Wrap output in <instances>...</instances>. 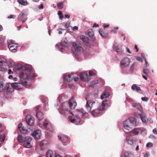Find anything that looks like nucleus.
Masks as SVG:
<instances>
[{"label":"nucleus","mask_w":157,"mask_h":157,"mask_svg":"<svg viewBox=\"0 0 157 157\" xmlns=\"http://www.w3.org/2000/svg\"><path fill=\"white\" fill-rule=\"evenodd\" d=\"M76 106L77 103L75 100L72 98L69 100L68 104L64 103L62 104L59 112L61 114L64 115L69 113L72 114V116L70 118L71 122L78 124L80 121V118L78 115L74 116L71 111V110L74 109Z\"/></svg>","instance_id":"1"},{"label":"nucleus","mask_w":157,"mask_h":157,"mask_svg":"<svg viewBox=\"0 0 157 157\" xmlns=\"http://www.w3.org/2000/svg\"><path fill=\"white\" fill-rule=\"evenodd\" d=\"M136 122V119L133 117H130L128 120H126L124 122V127L127 130L131 129V124L135 125Z\"/></svg>","instance_id":"2"},{"label":"nucleus","mask_w":157,"mask_h":157,"mask_svg":"<svg viewBox=\"0 0 157 157\" xmlns=\"http://www.w3.org/2000/svg\"><path fill=\"white\" fill-rule=\"evenodd\" d=\"M72 45L73 48L72 49V51L74 54L77 55L78 53L83 51V48L79 45V44L74 42L73 43Z\"/></svg>","instance_id":"3"},{"label":"nucleus","mask_w":157,"mask_h":157,"mask_svg":"<svg viewBox=\"0 0 157 157\" xmlns=\"http://www.w3.org/2000/svg\"><path fill=\"white\" fill-rule=\"evenodd\" d=\"M8 47L10 50L12 52H15L16 51L17 48L18 46L17 44L14 43L12 40H10L8 41Z\"/></svg>","instance_id":"4"},{"label":"nucleus","mask_w":157,"mask_h":157,"mask_svg":"<svg viewBox=\"0 0 157 157\" xmlns=\"http://www.w3.org/2000/svg\"><path fill=\"white\" fill-rule=\"evenodd\" d=\"M96 104L93 100H88L87 101L86 106L88 112H90L92 109L95 108Z\"/></svg>","instance_id":"5"},{"label":"nucleus","mask_w":157,"mask_h":157,"mask_svg":"<svg viewBox=\"0 0 157 157\" xmlns=\"http://www.w3.org/2000/svg\"><path fill=\"white\" fill-rule=\"evenodd\" d=\"M131 62V59L126 57L123 58L120 62V66L122 68H125L128 67Z\"/></svg>","instance_id":"6"},{"label":"nucleus","mask_w":157,"mask_h":157,"mask_svg":"<svg viewBox=\"0 0 157 157\" xmlns=\"http://www.w3.org/2000/svg\"><path fill=\"white\" fill-rule=\"evenodd\" d=\"M79 77L81 80L83 81H87L91 79V77L85 72L80 73Z\"/></svg>","instance_id":"7"},{"label":"nucleus","mask_w":157,"mask_h":157,"mask_svg":"<svg viewBox=\"0 0 157 157\" xmlns=\"http://www.w3.org/2000/svg\"><path fill=\"white\" fill-rule=\"evenodd\" d=\"M9 83L4 84L2 82H0V92H1L4 90H5L9 92V91H11L9 90Z\"/></svg>","instance_id":"8"},{"label":"nucleus","mask_w":157,"mask_h":157,"mask_svg":"<svg viewBox=\"0 0 157 157\" xmlns=\"http://www.w3.org/2000/svg\"><path fill=\"white\" fill-rule=\"evenodd\" d=\"M7 65L6 60L4 59L0 58V71H4L6 70L4 67Z\"/></svg>","instance_id":"9"},{"label":"nucleus","mask_w":157,"mask_h":157,"mask_svg":"<svg viewBox=\"0 0 157 157\" xmlns=\"http://www.w3.org/2000/svg\"><path fill=\"white\" fill-rule=\"evenodd\" d=\"M17 19L18 21H21L22 22H25L27 19L26 13L22 11L18 15Z\"/></svg>","instance_id":"10"},{"label":"nucleus","mask_w":157,"mask_h":157,"mask_svg":"<svg viewBox=\"0 0 157 157\" xmlns=\"http://www.w3.org/2000/svg\"><path fill=\"white\" fill-rule=\"evenodd\" d=\"M9 90H11V91L9 92H11L13 90V88H14L16 89H19L21 88L20 84L17 82H15L11 84H9Z\"/></svg>","instance_id":"11"},{"label":"nucleus","mask_w":157,"mask_h":157,"mask_svg":"<svg viewBox=\"0 0 157 157\" xmlns=\"http://www.w3.org/2000/svg\"><path fill=\"white\" fill-rule=\"evenodd\" d=\"M58 137L59 140L63 143H67L69 140L67 136L63 134L59 135Z\"/></svg>","instance_id":"12"},{"label":"nucleus","mask_w":157,"mask_h":157,"mask_svg":"<svg viewBox=\"0 0 157 157\" xmlns=\"http://www.w3.org/2000/svg\"><path fill=\"white\" fill-rule=\"evenodd\" d=\"M103 110H104V109L100 105L97 109L93 110L91 113L93 116H95L100 113Z\"/></svg>","instance_id":"13"},{"label":"nucleus","mask_w":157,"mask_h":157,"mask_svg":"<svg viewBox=\"0 0 157 157\" xmlns=\"http://www.w3.org/2000/svg\"><path fill=\"white\" fill-rule=\"evenodd\" d=\"M32 140V138H27L26 140L24 142L23 145L26 148H30L32 147L31 142Z\"/></svg>","instance_id":"14"},{"label":"nucleus","mask_w":157,"mask_h":157,"mask_svg":"<svg viewBox=\"0 0 157 157\" xmlns=\"http://www.w3.org/2000/svg\"><path fill=\"white\" fill-rule=\"evenodd\" d=\"M44 127L47 129L49 131H52L53 130L51 124L47 121L45 120L43 123Z\"/></svg>","instance_id":"15"},{"label":"nucleus","mask_w":157,"mask_h":157,"mask_svg":"<svg viewBox=\"0 0 157 157\" xmlns=\"http://www.w3.org/2000/svg\"><path fill=\"white\" fill-rule=\"evenodd\" d=\"M26 120L28 124L29 125L32 126L33 124L34 119L32 116L30 115L27 116Z\"/></svg>","instance_id":"16"},{"label":"nucleus","mask_w":157,"mask_h":157,"mask_svg":"<svg viewBox=\"0 0 157 157\" xmlns=\"http://www.w3.org/2000/svg\"><path fill=\"white\" fill-rule=\"evenodd\" d=\"M40 147L42 150L48 148V141L46 140L42 141L40 143Z\"/></svg>","instance_id":"17"},{"label":"nucleus","mask_w":157,"mask_h":157,"mask_svg":"<svg viewBox=\"0 0 157 157\" xmlns=\"http://www.w3.org/2000/svg\"><path fill=\"white\" fill-rule=\"evenodd\" d=\"M100 106H101L102 109L104 110L105 107V106H110V101L109 100H104L102 102L101 105Z\"/></svg>","instance_id":"18"},{"label":"nucleus","mask_w":157,"mask_h":157,"mask_svg":"<svg viewBox=\"0 0 157 157\" xmlns=\"http://www.w3.org/2000/svg\"><path fill=\"white\" fill-rule=\"evenodd\" d=\"M41 135V131L37 130L34 131L33 133V136L36 139H39Z\"/></svg>","instance_id":"19"},{"label":"nucleus","mask_w":157,"mask_h":157,"mask_svg":"<svg viewBox=\"0 0 157 157\" xmlns=\"http://www.w3.org/2000/svg\"><path fill=\"white\" fill-rule=\"evenodd\" d=\"M25 68V69L29 72H31L32 71V68L31 66L29 65H25V67H24L22 66H21L17 68L18 70H23L24 68Z\"/></svg>","instance_id":"20"},{"label":"nucleus","mask_w":157,"mask_h":157,"mask_svg":"<svg viewBox=\"0 0 157 157\" xmlns=\"http://www.w3.org/2000/svg\"><path fill=\"white\" fill-rule=\"evenodd\" d=\"M81 39L86 43V44L88 47H90V45L89 43V39L87 37H85L84 36L82 35L80 37Z\"/></svg>","instance_id":"21"},{"label":"nucleus","mask_w":157,"mask_h":157,"mask_svg":"<svg viewBox=\"0 0 157 157\" xmlns=\"http://www.w3.org/2000/svg\"><path fill=\"white\" fill-rule=\"evenodd\" d=\"M87 33L88 36L93 40H94V33L92 29L88 30Z\"/></svg>","instance_id":"22"},{"label":"nucleus","mask_w":157,"mask_h":157,"mask_svg":"<svg viewBox=\"0 0 157 157\" xmlns=\"http://www.w3.org/2000/svg\"><path fill=\"white\" fill-rule=\"evenodd\" d=\"M20 78L24 80H27L29 78V76L25 72H21L20 73Z\"/></svg>","instance_id":"23"},{"label":"nucleus","mask_w":157,"mask_h":157,"mask_svg":"<svg viewBox=\"0 0 157 157\" xmlns=\"http://www.w3.org/2000/svg\"><path fill=\"white\" fill-rule=\"evenodd\" d=\"M18 128L21 133L25 134L27 132V130L22 127V124L20 123L18 125Z\"/></svg>","instance_id":"24"},{"label":"nucleus","mask_w":157,"mask_h":157,"mask_svg":"<svg viewBox=\"0 0 157 157\" xmlns=\"http://www.w3.org/2000/svg\"><path fill=\"white\" fill-rule=\"evenodd\" d=\"M74 78V74H71L70 75L66 76L65 77V79L67 82H70L73 80Z\"/></svg>","instance_id":"25"},{"label":"nucleus","mask_w":157,"mask_h":157,"mask_svg":"<svg viewBox=\"0 0 157 157\" xmlns=\"http://www.w3.org/2000/svg\"><path fill=\"white\" fill-rule=\"evenodd\" d=\"M27 138L26 137L23 136L21 135H19L17 137V140L19 142L23 143Z\"/></svg>","instance_id":"26"},{"label":"nucleus","mask_w":157,"mask_h":157,"mask_svg":"<svg viewBox=\"0 0 157 157\" xmlns=\"http://www.w3.org/2000/svg\"><path fill=\"white\" fill-rule=\"evenodd\" d=\"M36 116L39 121H41L44 118V117L42 113L40 111L37 112Z\"/></svg>","instance_id":"27"},{"label":"nucleus","mask_w":157,"mask_h":157,"mask_svg":"<svg viewBox=\"0 0 157 157\" xmlns=\"http://www.w3.org/2000/svg\"><path fill=\"white\" fill-rule=\"evenodd\" d=\"M138 116L140 117L142 121L144 123H146L148 121V119L144 114H138Z\"/></svg>","instance_id":"28"},{"label":"nucleus","mask_w":157,"mask_h":157,"mask_svg":"<svg viewBox=\"0 0 157 157\" xmlns=\"http://www.w3.org/2000/svg\"><path fill=\"white\" fill-rule=\"evenodd\" d=\"M113 49L116 51L118 53H120L122 52L121 49L116 44H114L113 46Z\"/></svg>","instance_id":"29"},{"label":"nucleus","mask_w":157,"mask_h":157,"mask_svg":"<svg viewBox=\"0 0 157 157\" xmlns=\"http://www.w3.org/2000/svg\"><path fill=\"white\" fill-rule=\"evenodd\" d=\"M110 95L109 93L108 92L105 91L104 92L103 94L101 96V98L102 99H103L105 98L109 97Z\"/></svg>","instance_id":"30"},{"label":"nucleus","mask_w":157,"mask_h":157,"mask_svg":"<svg viewBox=\"0 0 157 157\" xmlns=\"http://www.w3.org/2000/svg\"><path fill=\"white\" fill-rule=\"evenodd\" d=\"M132 106L133 107L136 108L138 109L141 112L142 110V108L140 105L137 103H133L132 104Z\"/></svg>","instance_id":"31"},{"label":"nucleus","mask_w":157,"mask_h":157,"mask_svg":"<svg viewBox=\"0 0 157 157\" xmlns=\"http://www.w3.org/2000/svg\"><path fill=\"white\" fill-rule=\"evenodd\" d=\"M132 89L134 90H136L137 92L141 91L140 88L137 86L136 84H133L132 87Z\"/></svg>","instance_id":"32"},{"label":"nucleus","mask_w":157,"mask_h":157,"mask_svg":"<svg viewBox=\"0 0 157 157\" xmlns=\"http://www.w3.org/2000/svg\"><path fill=\"white\" fill-rule=\"evenodd\" d=\"M61 45L63 47H67L68 44L67 40L66 39L63 40L61 42Z\"/></svg>","instance_id":"33"},{"label":"nucleus","mask_w":157,"mask_h":157,"mask_svg":"<svg viewBox=\"0 0 157 157\" xmlns=\"http://www.w3.org/2000/svg\"><path fill=\"white\" fill-rule=\"evenodd\" d=\"M121 157H133V155L132 154L126 152L122 154Z\"/></svg>","instance_id":"34"},{"label":"nucleus","mask_w":157,"mask_h":157,"mask_svg":"<svg viewBox=\"0 0 157 157\" xmlns=\"http://www.w3.org/2000/svg\"><path fill=\"white\" fill-rule=\"evenodd\" d=\"M99 33L101 36L103 37H106L108 35L107 33H105L101 29L99 30Z\"/></svg>","instance_id":"35"},{"label":"nucleus","mask_w":157,"mask_h":157,"mask_svg":"<svg viewBox=\"0 0 157 157\" xmlns=\"http://www.w3.org/2000/svg\"><path fill=\"white\" fill-rule=\"evenodd\" d=\"M47 157H54L53 152L51 150L48 151L46 155Z\"/></svg>","instance_id":"36"},{"label":"nucleus","mask_w":157,"mask_h":157,"mask_svg":"<svg viewBox=\"0 0 157 157\" xmlns=\"http://www.w3.org/2000/svg\"><path fill=\"white\" fill-rule=\"evenodd\" d=\"M17 2L19 4L24 6L26 5L27 4V2L26 1L23 0H18Z\"/></svg>","instance_id":"37"},{"label":"nucleus","mask_w":157,"mask_h":157,"mask_svg":"<svg viewBox=\"0 0 157 157\" xmlns=\"http://www.w3.org/2000/svg\"><path fill=\"white\" fill-rule=\"evenodd\" d=\"M57 6L59 9H61L63 7V3L62 2H58L57 4Z\"/></svg>","instance_id":"38"},{"label":"nucleus","mask_w":157,"mask_h":157,"mask_svg":"<svg viewBox=\"0 0 157 157\" xmlns=\"http://www.w3.org/2000/svg\"><path fill=\"white\" fill-rule=\"evenodd\" d=\"M21 82L23 85L26 88L29 87L30 86V84L26 81H21Z\"/></svg>","instance_id":"39"},{"label":"nucleus","mask_w":157,"mask_h":157,"mask_svg":"<svg viewBox=\"0 0 157 157\" xmlns=\"http://www.w3.org/2000/svg\"><path fill=\"white\" fill-rule=\"evenodd\" d=\"M143 72L144 74L147 75L149 73L150 71L148 68H145L143 69Z\"/></svg>","instance_id":"40"},{"label":"nucleus","mask_w":157,"mask_h":157,"mask_svg":"<svg viewBox=\"0 0 157 157\" xmlns=\"http://www.w3.org/2000/svg\"><path fill=\"white\" fill-rule=\"evenodd\" d=\"M58 14L59 16V19L62 20L63 17L62 12L61 11H59L58 12Z\"/></svg>","instance_id":"41"},{"label":"nucleus","mask_w":157,"mask_h":157,"mask_svg":"<svg viewBox=\"0 0 157 157\" xmlns=\"http://www.w3.org/2000/svg\"><path fill=\"white\" fill-rule=\"evenodd\" d=\"M139 132L140 130L138 128H135L132 131V133L136 135H138Z\"/></svg>","instance_id":"42"},{"label":"nucleus","mask_w":157,"mask_h":157,"mask_svg":"<svg viewBox=\"0 0 157 157\" xmlns=\"http://www.w3.org/2000/svg\"><path fill=\"white\" fill-rule=\"evenodd\" d=\"M98 80L97 79H95L91 83V86H93L94 85L98 84Z\"/></svg>","instance_id":"43"},{"label":"nucleus","mask_w":157,"mask_h":157,"mask_svg":"<svg viewBox=\"0 0 157 157\" xmlns=\"http://www.w3.org/2000/svg\"><path fill=\"white\" fill-rule=\"evenodd\" d=\"M135 66V63H134L132 65L130 68L129 71L132 73L134 71Z\"/></svg>","instance_id":"44"},{"label":"nucleus","mask_w":157,"mask_h":157,"mask_svg":"<svg viewBox=\"0 0 157 157\" xmlns=\"http://www.w3.org/2000/svg\"><path fill=\"white\" fill-rule=\"evenodd\" d=\"M37 76V75L35 73H31L29 75V76L31 79H33Z\"/></svg>","instance_id":"45"},{"label":"nucleus","mask_w":157,"mask_h":157,"mask_svg":"<svg viewBox=\"0 0 157 157\" xmlns=\"http://www.w3.org/2000/svg\"><path fill=\"white\" fill-rule=\"evenodd\" d=\"M89 74L91 76H95L96 75V74L93 72L92 71H89Z\"/></svg>","instance_id":"46"},{"label":"nucleus","mask_w":157,"mask_h":157,"mask_svg":"<svg viewBox=\"0 0 157 157\" xmlns=\"http://www.w3.org/2000/svg\"><path fill=\"white\" fill-rule=\"evenodd\" d=\"M70 24V22L69 21H67L66 23L64 25V26L65 28H67L69 26Z\"/></svg>","instance_id":"47"},{"label":"nucleus","mask_w":157,"mask_h":157,"mask_svg":"<svg viewBox=\"0 0 157 157\" xmlns=\"http://www.w3.org/2000/svg\"><path fill=\"white\" fill-rule=\"evenodd\" d=\"M141 100L144 101H147L148 100V98L147 97H142L141 98Z\"/></svg>","instance_id":"48"},{"label":"nucleus","mask_w":157,"mask_h":157,"mask_svg":"<svg viewBox=\"0 0 157 157\" xmlns=\"http://www.w3.org/2000/svg\"><path fill=\"white\" fill-rule=\"evenodd\" d=\"M153 146V144L151 143H149L147 144L146 147H151Z\"/></svg>","instance_id":"49"},{"label":"nucleus","mask_w":157,"mask_h":157,"mask_svg":"<svg viewBox=\"0 0 157 157\" xmlns=\"http://www.w3.org/2000/svg\"><path fill=\"white\" fill-rule=\"evenodd\" d=\"M7 17L9 19H11V18H13L14 19L16 17V16L15 15L11 14L10 16H8Z\"/></svg>","instance_id":"50"},{"label":"nucleus","mask_w":157,"mask_h":157,"mask_svg":"<svg viewBox=\"0 0 157 157\" xmlns=\"http://www.w3.org/2000/svg\"><path fill=\"white\" fill-rule=\"evenodd\" d=\"M126 140H127V141L128 142V143L131 144H132L133 143V140L132 139L128 140V138H127V139H126Z\"/></svg>","instance_id":"51"},{"label":"nucleus","mask_w":157,"mask_h":157,"mask_svg":"<svg viewBox=\"0 0 157 157\" xmlns=\"http://www.w3.org/2000/svg\"><path fill=\"white\" fill-rule=\"evenodd\" d=\"M126 100L129 102H132L133 101V100L128 97H127Z\"/></svg>","instance_id":"52"},{"label":"nucleus","mask_w":157,"mask_h":157,"mask_svg":"<svg viewBox=\"0 0 157 157\" xmlns=\"http://www.w3.org/2000/svg\"><path fill=\"white\" fill-rule=\"evenodd\" d=\"M136 59L138 61H139L141 62H142V60L140 56H136Z\"/></svg>","instance_id":"53"},{"label":"nucleus","mask_w":157,"mask_h":157,"mask_svg":"<svg viewBox=\"0 0 157 157\" xmlns=\"http://www.w3.org/2000/svg\"><path fill=\"white\" fill-rule=\"evenodd\" d=\"M144 61H145V64L144 65V66L146 67H148L149 66V64L148 62L147 61L146 59H145L144 60Z\"/></svg>","instance_id":"54"},{"label":"nucleus","mask_w":157,"mask_h":157,"mask_svg":"<svg viewBox=\"0 0 157 157\" xmlns=\"http://www.w3.org/2000/svg\"><path fill=\"white\" fill-rule=\"evenodd\" d=\"M153 133L155 134H157V130L156 128H155L153 130Z\"/></svg>","instance_id":"55"},{"label":"nucleus","mask_w":157,"mask_h":157,"mask_svg":"<svg viewBox=\"0 0 157 157\" xmlns=\"http://www.w3.org/2000/svg\"><path fill=\"white\" fill-rule=\"evenodd\" d=\"M141 57L144 59V60H145V59H146L145 57V54L144 53H142L141 54Z\"/></svg>","instance_id":"56"},{"label":"nucleus","mask_w":157,"mask_h":157,"mask_svg":"<svg viewBox=\"0 0 157 157\" xmlns=\"http://www.w3.org/2000/svg\"><path fill=\"white\" fill-rule=\"evenodd\" d=\"M109 26V24H104L103 25V27L104 29H105V28L108 27Z\"/></svg>","instance_id":"57"},{"label":"nucleus","mask_w":157,"mask_h":157,"mask_svg":"<svg viewBox=\"0 0 157 157\" xmlns=\"http://www.w3.org/2000/svg\"><path fill=\"white\" fill-rule=\"evenodd\" d=\"M74 79V80L75 82H77L78 81V77H74L73 78Z\"/></svg>","instance_id":"58"},{"label":"nucleus","mask_w":157,"mask_h":157,"mask_svg":"<svg viewBox=\"0 0 157 157\" xmlns=\"http://www.w3.org/2000/svg\"><path fill=\"white\" fill-rule=\"evenodd\" d=\"M99 26V25L98 24H97L96 23L94 24L93 25V27H98Z\"/></svg>","instance_id":"59"},{"label":"nucleus","mask_w":157,"mask_h":157,"mask_svg":"<svg viewBox=\"0 0 157 157\" xmlns=\"http://www.w3.org/2000/svg\"><path fill=\"white\" fill-rule=\"evenodd\" d=\"M135 48L136 50V52H138V51L139 49L137 47V45L136 44L135 45Z\"/></svg>","instance_id":"60"},{"label":"nucleus","mask_w":157,"mask_h":157,"mask_svg":"<svg viewBox=\"0 0 157 157\" xmlns=\"http://www.w3.org/2000/svg\"><path fill=\"white\" fill-rule=\"evenodd\" d=\"M43 4H41L40 6L38 8L39 9H41L43 8Z\"/></svg>","instance_id":"61"},{"label":"nucleus","mask_w":157,"mask_h":157,"mask_svg":"<svg viewBox=\"0 0 157 157\" xmlns=\"http://www.w3.org/2000/svg\"><path fill=\"white\" fill-rule=\"evenodd\" d=\"M149 138H151V139H152V138H155V136H154L153 135H150L149 136Z\"/></svg>","instance_id":"62"},{"label":"nucleus","mask_w":157,"mask_h":157,"mask_svg":"<svg viewBox=\"0 0 157 157\" xmlns=\"http://www.w3.org/2000/svg\"><path fill=\"white\" fill-rule=\"evenodd\" d=\"M68 86L70 88H73L74 87V86L73 84H69Z\"/></svg>","instance_id":"63"},{"label":"nucleus","mask_w":157,"mask_h":157,"mask_svg":"<svg viewBox=\"0 0 157 157\" xmlns=\"http://www.w3.org/2000/svg\"><path fill=\"white\" fill-rule=\"evenodd\" d=\"M79 111L81 112L82 113H85L86 112H85V111L82 109H80Z\"/></svg>","instance_id":"64"}]
</instances>
